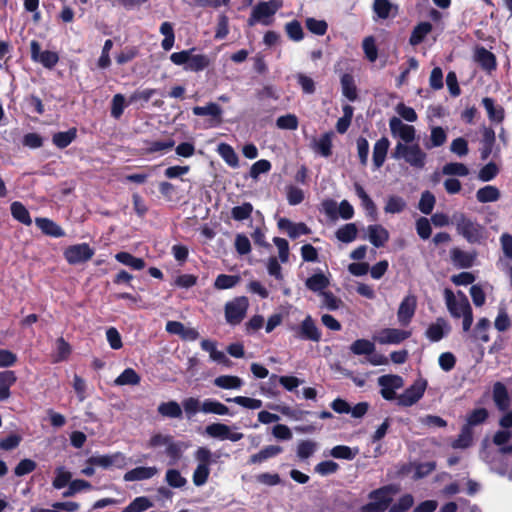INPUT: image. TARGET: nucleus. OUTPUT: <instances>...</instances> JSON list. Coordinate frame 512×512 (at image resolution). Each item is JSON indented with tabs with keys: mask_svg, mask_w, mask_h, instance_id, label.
<instances>
[{
	"mask_svg": "<svg viewBox=\"0 0 512 512\" xmlns=\"http://www.w3.org/2000/svg\"><path fill=\"white\" fill-rule=\"evenodd\" d=\"M283 5L281 0H270L267 2H259L255 5L251 11L250 17L248 18V26L252 27L256 23L260 22L265 26H269L273 23L271 18Z\"/></svg>",
	"mask_w": 512,
	"mask_h": 512,
	"instance_id": "obj_4",
	"label": "nucleus"
},
{
	"mask_svg": "<svg viewBox=\"0 0 512 512\" xmlns=\"http://www.w3.org/2000/svg\"><path fill=\"white\" fill-rule=\"evenodd\" d=\"M196 49V47H192L187 50L174 52L170 55V61L177 66H183L185 71L201 72L210 66L211 61L205 54H193Z\"/></svg>",
	"mask_w": 512,
	"mask_h": 512,
	"instance_id": "obj_2",
	"label": "nucleus"
},
{
	"mask_svg": "<svg viewBox=\"0 0 512 512\" xmlns=\"http://www.w3.org/2000/svg\"><path fill=\"white\" fill-rule=\"evenodd\" d=\"M219 155L223 158V160L233 168L238 167L239 158L233 147L227 143H220L217 149Z\"/></svg>",
	"mask_w": 512,
	"mask_h": 512,
	"instance_id": "obj_39",
	"label": "nucleus"
},
{
	"mask_svg": "<svg viewBox=\"0 0 512 512\" xmlns=\"http://www.w3.org/2000/svg\"><path fill=\"white\" fill-rule=\"evenodd\" d=\"M77 138V128L72 127L67 131L54 133L52 143L59 149L68 147Z\"/></svg>",
	"mask_w": 512,
	"mask_h": 512,
	"instance_id": "obj_31",
	"label": "nucleus"
},
{
	"mask_svg": "<svg viewBox=\"0 0 512 512\" xmlns=\"http://www.w3.org/2000/svg\"><path fill=\"white\" fill-rule=\"evenodd\" d=\"M411 334V331L407 330L384 328L379 333L378 342L380 344H400L410 338Z\"/></svg>",
	"mask_w": 512,
	"mask_h": 512,
	"instance_id": "obj_13",
	"label": "nucleus"
},
{
	"mask_svg": "<svg viewBox=\"0 0 512 512\" xmlns=\"http://www.w3.org/2000/svg\"><path fill=\"white\" fill-rule=\"evenodd\" d=\"M499 173V167L495 162H489L484 165L479 173L478 178L483 182H488L493 180Z\"/></svg>",
	"mask_w": 512,
	"mask_h": 512,
	"instance_id": "obj_64",
	"label": "nucleus"
},
{
	"mask_svg": "<svg viewBox=\"0 0 512 512\" xmlns=\"http://www.w3.org/2000/svg\"><path fill=\"white\" fill-rule=\"evenodd\" d=\"M37 227L45 234L51 237L59 238L65 236L64 230L49 218L38 217L35 219Z\"/></svg>",
	"mask_w": 512,
	"mask_h": 512,
	"instance_id": "obj_24",
	"label": "nucleus"
},
{
	"mask_svg": "<svg viewBox=\"0 0 512 512\" xmlns=\"http://www.w3.org/2000/svg\"><path fill=\"white\" fill-rule=\"evenodd\" d=\"M342 94L349 101L354 102L358 98V90L353 75L344 73L340 79Z\"/></svg>",
	"mask_w": 512,
	"mask_h": 512,
	"instance_id": "obj_30",
	"label": "nucleus"
},
{
	"mask_svg": "<svg viewBox=\"0 0 512 512\" xmlns=\"http://www.w3.org/2000/svg\"><path fill=\"white\" fill-rule=\"evenodd\" d=\"M332 136L333 132H326L315 144V150L325 158L332 155Z\"/></svg>",
	"mask_w": 512,
	"mask_h": 512,
	"instance_id": "obj_44",
	"label": "nucleus"
},
{
	"mask_svg": "<svg viewBox=\"0 0 512 512\" xmlns=\"http://www.w3.org/2000/svg\"><path fill=\"white\" fill-rule=\"evenodd\" d=\"M138 54L139 50L137 47L127 46L115 56V60L117 64L124 65L134 60L138 56Z\"/></svg>",
	"mask_w": 512,
	"mask_h": 512,
	"instance_id": "obj_62",
	"label": "nucleus"
},
{
	"mask_svg": "<svg viewBox=\"0 0 512 512\" xmlns=\"http://www.w3.org/2000/svg\"><path fill=\"white\" fill-rule=\"evenodd\" d=\"M240 280L239 275L219 274L215 279L214 287L218 290L230 289L238 284Z\"/></svg>",
	"mask_w": 512,
	"mask_h": 512,
	"instance_id": "obj_48",
	"label": "nucleus"
},
{
	"mask_svg": "<svg viewBox=\"0 0 512 512\" xmlns=\"http://www.w3.org/2000/svg\"><path fill=\"white\" fill-rule=\"evenodd\" d=\"M500 191L492 185L484 186L476 192V198L480 203L495 202L500 199Z\"/></svg>",
	"mask_w": 512,
	"mask_h": 512,
	"instance_id": "obj_38",
	"label": "nucleus"
},
{
	"mask_svg": "<svg viewBox=\"0 0 512 512\" xmlns=\"http://www.w3.org/2000/svg\"><path fill=\"white\" fill-rule=\"evenodd\" d=\"M450 258L455 267L467 269L474 265L476 254L454 247L450 251Z\"/></svg>",
	"mask_w": 512,
	"mask_h": 512,
	"instance_id": "obj_16",
	"label": "nucleus"
},
{
	"mask_svg": "<svg viewBox=\"0 0 512 512\" xmlns=\"http://www.w3.org/2000/svg\"><path fill=\"white\" fill-rule=\"evenodd\" d=\"M141 381L140 375L133 368H126L116 379L115 385H138Z\"/></svg>",
	"mask_w": 512,
	"mask_h": 512,
	"instance_id": "obj_45",
	"label": "nucleus"
},
{
	"mask_svg": "<svg viewBox=\"0 0 512 512\" xmlns=\"http://www.w3.org/2000/svg\"><path fill=\"white\" fill-rule=\"evenodd\" d=\"M416 308L417 298L415 295L409 294L403 298L397 311V319L401 326L406 327L411 323Z\"/></svg>",
	"mask_w": 512,
	"mask_h": 512,
	"instance_id": "obj_11",
	"label": "nucleus"
},
{
	"mask_svg": "<svg viewBox=\"0 0 512 512\" xmlns=\"http://www.w3.org/2000/svg\"><path fill=\"white\" fill-rule=\"evenodd\" d=\"M153 503L148 497L139 496L136 497L130 504L125 507L121 512H143L151 508Z\"/></svg>",
	"mask_w": 512,
	"mask_h": 512,
	"instance_id": "obj_51",
	"label": "nucleus"
},
{
	"mask_svg": "<svg viewBox=\"0 0 512 512\" xmlns=\"http://www.w3.org/2000/svg\"><path fill=\"white\" fill-rule=\"evenodd\" d=\"M475 59L481 68L488 72L496 69L497 62L495 55L484 47L477 48Z\"/></svg>",
	"mask_w": 512,
	"mask_h": 512,
	"instance_id": "obj_26",
	"label": "nucleus"
},
{
	"mask_svg": "<svg viewBox=\"0 0 512 512\" xmlns=\"http://www.w3.org/2000/svg\"><path fill=\"white\" fill-rule=\"evenodd\" d=\"M432 29L433 26L430 22L423 21L418 23L411 32L409 44L411 46H418L425 40V38L432 31Z\"/></svg>",
	"mask_w": 512,
	"mask_h": 512,
	"instance_id": "obj_29",
	"label": "nucleus"
},
{
	"mask_svg": "<svg viewBox=\"0 0 512 512\" xmlns=\"http://www.w3.org/2000/svg\"><path fill=\"white\" fill-rule=\"evenodd\" d=\"M406 207V202L400 196H390L384 207V211L390 214L401 213Z\"/></svg>",
	"mask_w": 512,
	"mask_h": 512,
	"instance_id": "obj_60",
	"label": "nucleus"
},
{
	"mask_svg": "<svg viewBox=\"0 0 512 512\" xmlns=\"http://www.w3.org/2000/svg\"><path fill=\"white\" fill-rule=\"evenodd\" d=\"M283 452V448L279 445H268L262 448L259 452L251 455L247 464H261L269 458L276 457Z\"/></svg>",
	"mask_w": 512,
	"mask_h": 512,
	"instance_id": "obj_19",
	"label": "nucleus"
},
{
	"mask_svg": "<svg viewBox=\"0 0 512 512\" xmlns=\"http://www.w3.org/2000/svg\"><path fill=\"white\" fill-rule=\"evenodd\" d=\"M276 125L282 130H296L299 121L295 114H286L277 118Z\"/></svg>",
	"mask_w": 512,
	"mask_h": 512,
	"instance_id": "obj_63",
	"label": "nucleus"
},
{
	"mask_svg": "<svg viewBox=\"0 0 512 512\" xmlns=\"http://www.w3.org/2000/svg\"><path fill=\"white\" fill-rule=\"evenodd\" d=\"M445 320L438 318L436 323H432L426 330V337L432 342H438L445 336Z\"/></svg>",
	"mask_w": 512,
	"mask_h": 512,
	"instance_id": "obj_46",
	"label": "nucleus"
},
{
	"mask_svg": "<svg viewBox=\"0 0 512 512\" xmlns=\"http://www.w3.org/2000/svg\"><path fill=\"white\" fill-rule=\"evenodd\" d=\"M405 150L404 159L407 163L416 168H423L425 166L426 153L422 151L418 144L409 145Z\"/></svg>",
	"mask_w": 512,
	"mask_h": 512,
	"instance_id": "obj_21",
	"label": "nucleus"
},
{
	"mask_svg": "<svg viewBox=\"0 0 512 512\" xmlns=\"http://www.w3.org/2000/svg\"><path fill=\"white\" fill-rule=\"evenodd\" d=\"M306 287L313 292H321L329 285L328 278L323 273H316L310 276L306 282Z\"/></svg>",
	"mask_w": 512,
	"mask_h": 512,
	"instance_id": "obj_42",
	"label": "nucleus"
},
{
	"mask_svg": "<svg viewBox=\"0 0 512 512\" xmlns=\"http://www.w3.org/2000/svg\"><path fill=\"white\" fill-rule=\"evenodd\" d=\"M277 225L280 230H285L291 239L311 233V229L305 223H294L288 218H280Z\"/></svg>",
	"mask_w": 512,
	"mask_h": 512,
	"instance_id": "obj_14",
	"label": "nucleus"
},
{
	"mask_svg": "<svg viewBox=\"0 0 512 512\" xmlns=\"http://www.w3.org/2000/svg\"><path fill=\"white\" fill-rule=\"evenodd\" d=\"M482 105L486 109L490 121L501 123L504 120V108L500 105H495L494 99L490 97H484L482 99Z\"/></svg>",
	"mask_w": 512,
	"mask_h": 512,
	"instance_id": "obj_28",
	"label": "nucleus"
},
{
	"mask_svg": "<svg viewBox=\"0 0 512 512\" xmlns=\"http://www.w3.org/2000/svg\"><path fill=\"white\" fill-rule=\"evenodd\" d=\"M158 473V469L156 467H136L124 474V481L132 482V481H141L150 479Z\"/></svg>",
	"mask_w": 512,
	"mask_h": 512,
	"instance_id": "obj_20",
	"label": "nucleus"
},
{
	"mask_svg": "<svg viewBox=\"0 0 512 512\" xmlns=\"http://www.w3.org/2000/svg\"><path fill=\"white\" fill-rule=\"evenodd\" d=\"M378 385L381 387V396L388 401L397 399L395 390L400 389L404 385V380L399 375L389 374L378 378Z\"/></svg>",
	"mask_w": 512,
	"mask_h": 512,
	"instance_id": "obj_9",
	"label": "nucleus"
},
{
	"mask_svg": "<svg viewBox=\"0 0 512 512\" xmlns=\"http://www.w3.org/2000/svg\"><path fill=\"white\" fill-rule=\"evenodd\" d=\"M350 351L355 355H371L375 351V344L368 339H357L351 346Z\"/></svg>",
	"mask_w": 512,
	"mask_h": 512,
	"instance_id": "obj_43",
	"label": "nucleus"
},
{
	"mask_svg": "<svg viewBox=\"0 0 512 512\" xmlns=\"http://www.w3.org/2000/svg\"><path fill=\"white\" fill-rule=\"evenodd\" d=\"M12 217L19 221L20 223L30 226L32 224V219L30 217V213L28 209L19 201L12 202L10 206Z\"/></svg>",
	"mask_w": 512,
	"mask_h": 512,
	"instance_id": "obj_35",
	"label": "nucleus"
},
{
	"mask_svg": "<svg viewBox=\"0 0 512 512\" xmlns=\"http://www.w3.org/2000/svg\"><path fill=\"white\" fill-rule=\"evenodd\" d=\"M473 439V431L467 425H464L461 428L460 434L457 439L454 440L452 446L453 448H467L471 445Z\"/></svg>",
	"mask_w": 512,
	"mask_h": 512,
	"instance_id": "obj_54",
	"label": "nucleus"
},
{
	"mask_svg": "<svg viewBox=\"0 0 512 512\" xmlns=\"http://www.w3.org/2000/svg\"><path fill=\"white\" fill-rule=\"evenodd\" d=\"M124 460V455L120 452H117L114 455L91 456L87 459V463L103 468H108L113 464H117L118 467H121V464L118 463H124Z\"/></svg>",
	"mask_w": 512,
	"mask_h": 512,
	"instance_id": "obj_23",
	"label": "nucleus"
},
{
	"mask_svg": "<svg viewBox=\"0 0 512 512\" xmlns=\"http://www.w3.org/2000/svg\"><path fill=\"white\" fill-rule=\"evenodd\" d=\"M201 411L206 414L232 415L226 405L214 399H205L201 404Z\"/></svg>",
	"mask_w": 512,
	"mask_h": 512,
	"instance_id": "obj_33",
	"label": "nucleus"
},
{
	"mask_svg": "<svg viewBox=\"0 0 512 512\" xmlns=\"http://www.w3.org/2000/svg\"><path fill=\"white\" fill-rule=\"evenodd\" d=\"M442 173L449 176L465 177L469 174L468 167L459 162H450L443 166Z\"/></svg>",
	"mask_w": 512,
	"mask_h": 512,
	"instance_id": "obj_52",
	"label": "nucleus"
},
{
	"mask_svg": "<svg viewBox=\"0 0 512 512\" xmlns=\"http://www.w3.org/2000/svg\"><path fill=\"white\" fill-rule=\"evenodd\" d=\"M306 28L313 34L323 36L328 30V24L325 20H318L309 17L305 21Z\"/></svg>",
	"mask_w": 512,
	"mask_h": 512,
	"instance_id": "obj_57",
	"label": "nucleus"
},
{
	"mask_svg": "<svg viewBox=\"0 0 512 512\" xmlns=\"http://www.w3.org/2000/svg\"><path fill=\"white\" fill-rule=\"evenodd\" d=\"M56 476L53 479L52 485L55 489H62L71 482L72 473L64 469V467H58L55 470Z\"/></svg>",
	"mask_w": 512,
	"mask_h": 512,
	"instance_id": "obj_59",
	"label": "nucleus"
},
{
	"mask_svg": "<svg viewBox=\"0 0 512 512\" xmlns=\"http://www.w3.org/2000/svg\"><path fill=\"white\" fill-rule=\"evenodd\" d=\"M115 259L126 266L131 267L134 270H142L145 267V261L142 258L133 256L129 252L121 251L115 255Z\"/></svg>",
	"mask_w": 512,
	"mask_h": 512,
	"instance_id": "obj_36",
	"label": "nucleus"
},
{
	"mask_svg": "<svg viewBox=\"0 0 512 512\" xmlns=\"http://www.w3.org/2000/svg\"><path fill=\"white\" fill-rule=\"evenodd\" d=\"M389 146H390V141L387 137H381L374 144L373 154H372L374 170H378L383 166V164L386 160Z\"/></svg>",
	"mask_w": 512,
	"mask_h": 512,
	"instance_id": "obj_17",
	"label": "nucleus"
},
{
	"mask_svg": "<svg viewBox=\"0 0 512 512\" xmlns=\"http://www.w3.org/2000/svg\"><path fill=\"white\" fill-rule=\"evenodd\" d=\"M31 59L34 62L41 63L45 68L52 69L59 61V55L50 50L41 51V45L38 41L32 40L30 43Z\"/></svg>",
	"mask_w": 512,
	"mask_h": 512,
	"instance_id": "obj_10",
	"label": "nucleus"
},
{
	"mask_svg": "<svg viewBox=\"0 0 512 512\" xmlns=\"http://www.w3.org/2000/svg\"><path fill=\"white\" fill-rule=\"evenodd\" d=\"M445 302L447 309L453 318H460L462 316L461 311H464L462 305L469 301L467 296L462 292L458 291L459 299H457L453 291L449 288L444 290Z\"/></svg>",
	"mask_w": 512,
	"mask_h": 512,
	"instance_id": "obj_12",
	"label": "nucleus"
},
{
	"mask_svg": "<svg viewBox=\"0 0 512 512\" xmlns=\"http://www.w3.org/2000/svg\"><path fill=\"white\" fill-rule=\"evenodd\" d=\"M358 454V449H352L349 446L346 445H337L334 446L331 451L330 455L336 459H344V460H353L356 455Z\"/></svg>",
	"mask_w": 512,
	"mask_h": 512,
	"instance_id": "obj_50",
	"label": "nucleus"
},
{
	"mask_svg": "<svg viewBox=\"0 0 512 512\" xmlns=\"http://www.w3.org/2000/svg\"><path fill=\"white\" fill-rule=\"evenodd\" d=\"M214 385L222 389H240L243 381L234 375H221L214 379Z\"/></svg>",
	"mask_w": 512,
	"mask_h": 512,
	"instance_id": "obj_40",
	"label": "nucleus"
},
{
	"mask_svg": "<svg viewBox=\"0 0 512 512\" xmlns=\"http://www.w3.org/2000/svg\"><path fill=\"white\" fill-rule=\"evenodd\" d=\"M373 12L378 19L394 18L398 14V6L392 4L389 0H374Z\"/></svg>",
	"mask_w": 512,
	"mask_h": 512,
	"instance_id": "obj_18",
	"label": "nucleus"
},
{
	"mask_svg": "<svg viewBox=\"0 0 512 512\" xmlns=\"http://www.w3.org/2000/svg\"><path fill=\"white\" fill-rule=\"evenodd\" d=\"M495 132L492 128H485L483 131L481 143L482 147L480 149L481 160H486L489 158L493 151V147L495 144Z\"/></svg>",
	"mask_w": 512,
	"mask_h": 512,
	"instance_id": "obj_32",
	"label": "nucleus"
},
{
	"mask_svg": "<svg viewBox=\"0 0 512 512\" xmlns=\"http://www.w3.org/2000/svg\"><path fill=\"white\" fill-rule=\"evenodd\" d=\"M290 330L300 340L319 342L322 337V333L311 315H307L299 325L291 326Z\"/></svg>",
	"mask_w": 512,
	"mask_h": 512,
	"instance_id": "obj_5",
	"label": "nucleus"
},
{
	"mask_svg": "<svg viewBox=\"0 0 512 512\" xmlns=\"http://www.w3.org/2000/svg\"><path fill=\"white\" fill-rule=\"evenodd\" d=\"M56 349L54 363L66 361L72 352L71 345L63 337L56 340Z\"/></svg>",
	"mask_w": 512,
	"mask_h": 512,
	"instance_id": "obj_53",
	"label": "nucleus"
},
{
	"mask_svg": "<svg viewBox=\"0 0 512 512\" xmlns=\"http://www.w3.org/2000/svg\"><path fill=\"white\" fill-rule=\"evenodd\" d=\"M491 322L487 318H481L478 320L474 331L473 336L475 339L480 340L483 343H487L490 340V336L488 334V331L490 329Z\"/></svg>",
	"mask_w": 512,
	"mask_h": 512,
	"instance_id": "obj_47",
	"label": "nucleus"
},
{
	"mask_svg": "<svg viewBox=\"0 0 512 512\" xmlns=\"http://www.w3.org/2000/svg\"><path fill=\"white\" fill-rule=\"evenodd\" d=\"M400 487L397 484H387L368 494L370 502L360 508L361 512H385L393 501V496L398 494Z\"/></svg>",
	"mask_w": 512,
	"mask_h": 512,
	"instance_id": "obj_1",
	"label": "nucleus"
},
{
	"mask_svg": "<svg viewBox=\"0 0 512 512\" xmlns=\"http://www.w3.org/2000/svg\"><path fill=\"white\" fill-rule=\"evenodd\" d=\"M368 237L375 247L380 248L389 240V233L383 226L374 224L368 226Z\"/></svg>",
	"mask_w": 512,
	"mask_h": 512,
	"instance_id": "obj_25",
	"label": "nucleus"
},
{
	"mask_svg": "<svg viewBox=\"0 0 512 512\" xmlns=\"http://www.w3.org/2000/svg\"><path fill=\"white\" fill-rule=\"evenodd\" d=\"M489 414L486 408H477L471 411L467 416V422L465 425L473 428L474 426L484 423Z\"/></svg>",
	"mask_w": 512,
	"mask_h": 512,
	"instance_id": "obj_56",
	"label": "nucleus"
},
{
	"mask_svg": "<svg viewBox=\"0 0 512 512\" xmlns=\"http://www.w3.org/2000/svg\"><path fill=\"white\" fill-rule=\"evenodd\" d=\"M229 426L223 423H212L206 426L205 432L212 438L226 440Z\"/></svg>",
	"mask_w": 512,
	"mask_h": 512,
	"instance_id": "obj_58",
	"label": "nucleus"
},
{
	"mask_svg": "<svg viewBox=\"0 0 512 512\" xmlns=\"http://www.w3.org/2000/svg\"><path fill=\"white\" fill-rule=\"evenodd\" d=\"M248 299L245 296L235 298L225 305V318L230 325H238L246 316Z\"/></svg>",
	"mask_w": 512,
	"mask_h": 512,
	"instance_id": "obj_7",
	"label": "nucleus"
},
{
	"mask_svg": "<svg viewBox=\"0 0 512 512\" xmlns=\"http://www.w3.org/2000/svg\"><path fill=\"white\" fill-rule=\"evenodd\" d=\"M253 205L250 202H244L242 205L231 209V218L235 221H244L251 217Z\"/></svg>",
	"mask_w": 512,
	"mask_h": 512,
	"instance_id": "obj_49",
	"label": "nucleus"
},
{
	"mask_svg": "<svg viewBox=\"0 0 512 512\" xmlns=\"http://www.w3.org/2000/svg\"><path fill=\"white\" fill-rule=\"evenodd\" d=\"M94 253V249L88 243H80L68 246L63 255L68 264L77 265L92 259Z\"/></svg>",
	"mask_w": 512,
	"mask_h": 512,
	"instance_id": "obj_8",
	"label": "nucleus"
},
{
	"mask_svg": "<svg viewBox=\"0 0 512 512\" xmlns=\"http://www.w3.org/2000/svg\"><path fill=\"white\" fill-rule=\"evenodd\" d=\"M269 381L274 387L277 386V383H280L287 391H294L303 383V380L296 376H277L276 374H272Z\"/></svg>",
	"mask_w": 512,
	"mask_h": 512,
	"instance_id": "obj_34",
	"label": "nucleus"
},
{
	"mask_svg": "<svg viewBox=\"0 0 512 512\" xmlns=\"http://www.w3.org/2000/svg\"><path fill=\"white\" fill-rule=\"evenodd\" d=\"M456 230L470 244H480L486 238V230L483 225L467 217L464 213L454 216Z\"/></svg>",
	"mask_w": 512,
	"mask_h": 512,
	"instance_id": "obj_3",
	"label": "nucleus"
},
{
	"mask_svg": "<svg viewBox=\"0 0 512 512\" xmlns=\"http://www.w3.org/2000/svg\"><path fill=\"white\" fill-rule=\"evenodd\" d=\"M158 412L162 416L168 418H181L183 414L181 406L176 401L173 400L168 402H162L158 406Z\"/></svg>",
	"mask_w": 512,
	"mask_h": 512,
	"instance_id": "obj_41",
	"label": "nucleus"
},
{
	"mask_svg": "<svg viewBox=\"0 0 512 512\" xmlns=\"http://www.w3.org/2000/svg\"><path fill=\"white\" fill-rule=\"evenodd\" d=\"M17 382L16 373L13 370L0 372V401H5L11 396L10 388Z\"/></svg>",
	"mask_w": 512,
	"mask_h": 512,
	"instance_id": "obj_22",
	"label": "nucleus"
},
{
	"mask_svg": "<svg viewBox=\"0 0 512 512\" xmlns=\"http://www.w3.org/2000/svg\"><path fill=\"white\" fill-rule=\"evenodd\" d=\"M358 229L355 223H347L335 232L336 238L343 243H351L357 238Z\"/></svg>",
	"mask_w": 512,
	"mask_h": 512,
	"instance_id": "obj_37",
	"label": "nucleus"
},
{
	"mask_svg": "<svg viewBox=\"0 0 512 512\" xmlns=\"http://www.w3.org/2000/svg\"><path fill=\"white\" fill-rule=\"evenodd\" d=\"M427 388V380L418 378L397 397V404L402 407H410L417 403L424 395Z\"/></svg>",
	"mask_w": 512,
	"mask_h": 512,
	"instance_id": "obj_6",
	"label": "nucleus"
},
{
	"mask_svg": "<svg viewBox=\"0 0 512 512\" xmlns=\"http://www.w3.org/2000/svg\"><path fill=\"white\" fill-rule=\"evenodd\" d=\"M192 111L196 116H211L214 127L222 123V108L214 102H210L206 106H195Z\"/></svg>",
	"mask_w": 512,
	"mask_h": 512,
	"instance_id": "obj_15",
	"label": "nucleus"
},
{
	"mask_svg": "<svg viewBox=\"0 0 512 512\" xmlns=\"http://www.w3.org/2000/svg\"><path fill=\"white\" fill-rule=\"evenodd\" d=\"M493 400L501 411L508 409L510 398L506 386L502 382H496L493 386Z\"/></svg>",
	"mask_w": 512,
	"mask_h": 512,
	"instance_id": "obj_27",
	"label": "nucleus"
},
{
	"mask_svg": "<svg viewBox=\"0 0 512 512\" xmlns=\"http://www.w3.org/2000/svg\"><path fill=\"white\" fill-rule=\"evenodd\" d=\"M285 32L289 39L299 42L304 38L303 28L298 20H292L285 24Z\"/></svg>",
	"mask_w": 512,
	"mask_h": 512,
	"instance_id": "obj_55",
	"label": "nucleus"
},
{
	"mask_svg": "<svg viewBox=\"0 0 512 512\" xmlns=\"http://www.w3.org/2000/svg\"><path fill=\"white\" fill-rule=\"evenodd\" d=\"M436 199L435 196L430 191H424L421 194V198L418 204L419 210L426 215L431 214L434 205H435Z\"/></svg>",
	"mask_w": 512,
	"mask_h": 512,
	"instance_id": "obj_61",
	"label": "nucleus"
}]
</instances>
